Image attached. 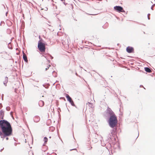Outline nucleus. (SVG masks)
<instances>
[{
    "label": "nucleus",
    "instance_id": "1",
    "mask_svg": "<svg viewBox=\"0 0 155 155\" xmlns=\"http://www.w3.org/2000/svg\"><path fill=\"white\" fill-rule=\"evenodd\" d=\"M12 128L10 124L5 120L0 121V135L2 137L10 136L12 134Z\"/></svg>",
    "mask_w": 155,
    "mask_h": 155
},
{
    "label": "nucleus",
    "instance_id": "2",
    "mask_svg": "<svg viewBox=\"0 0 155 155\" xmlns=\"http://www.w3.org/2000/svg\"><path fill=\"white\" fill-rule=\"evenodd\" d=\"M109 114L110 115V117L108 121L109 125L111 127L114 128L117 123V117L111 110H109Z\"/></svg>",
    "mask_w": 155,
    "mask_h": 155
},
{
    "label": "nucleus",
    "instance_id": "3",
    "mask_svg": "<svg viewBox=\"0 0 155 155\" xmlns=\"http://www.w3.org/2000/svg\"><path fill=\"white\" fill-rule=\"evenodd\" d=\"M46 44L42 42L41 41H39L38 42V47L41 52H44L45 50Z\"/></svg>",
    "mask_w": 155,
    "mask_h": 155
},
{
    "label": "nucleus",
    "instance_id": "4",
    "mask_svg": "<svg viewBox=\"0 0 155 155\" xmlns=\"http://www.w3.org/2000/svg\"><path fill=\"white\" fill-rule=\"evenodd\" d=\"M66 97L67 98V100L71 103L73 106H75L71 98L70 97L68 94H65Z\"/></svg>",
    "mask_w": 155,
    "mask_h": 155
},
{
    "label": "nucleus",
    "instance_id": "5",
    "mask_svg": "<svg viewBox=\"0 0 155 155\" xmlns=\"http://www.w3.org/2000/svg\"><path fill=\"white\" fill-rule=\"evenodd\" d=\"M114 9L115 10L118 12H124L125 11L122 7L120 6H116L114 7Z\"/></svg>",
    "mask_w": 155,
    "mask_h": 155
},
{
    "label": "nucleus",
    "instance_id": "6",
    "mask_svg": "<svg viewBox=\"0 0 155 155\" xmlns=\"http://www.w3.org/2000/svg\"><path fill=\"white\" fill-rule=\"evenodd\" d=\"M126 50L128 53H130L133 52L134 48L132 47H128L127 48Z\"/></svg>",
    "mask_w": 155,
    "mask_h": 155
},
{
    "label": "nucleus",
    "instance_id": "7",
    "mask_svg": "<svg viewBox=\"0 0 155 155\" xmlns=\"http://www.w3.org/2000/svg\"><path fill=\"white\" fill-rule=\"evenodd\" d=\"M23 58L24 60L26 62H27L28 61L27 58V56L24 53V52L23 51Z\"/></svg>",
    "mask_w": 155,
    "mask_h": 155
},
{
    "label": "nucleus",
    "instance_id": "8",
    "mask_svg": "<svg viewBox=\"0 0 155 155\" xmlns=\"http://www.w3.org/2000/svg\"><path fill=\"white\" fill-rule=\"evenodd\" d=\"M39 106L41 107H43L44 105V102L42 101H40L38 102Z\"/></svg>",
    "mask_w": 155,
    "mask_h": 155
},
{
    "label": "nucleus",
    "instance_id": "9",
    "mask_svg": "<svg viewBox=\"0 0 155 155\" xmlns=\"http://www.w3.org/2000/svg\"><path fill=\"white\" fill-rule=\"evenodd\" d=\"M144 69L147 72L151 73L152 72L151 70L148 68H145Z\"/></svg>",
    "mask_w": 155,
    "mask_h": 155
},
{
    "label": "nucleus",
    "instance_id": "10",
    "mask_svg": "<svg viewBox=\"0 0 155 155\" xmlns=\"http://www.w3.org/2000/svg\"><path fill=\"white\" fill-rule=\"evenodd\" d=\"M8 82V78L7 77H5V81L4 82V84L5 85H6V84Z\"/></svg>",
    "mask_w": 155,
    "mask_h": 155
},
{
    "label": "nucleus",
    "instance_id": "11",
    "mask_svg": "<svg viewBox=\"0 0 155 155\" xmlns=\"http://www.w3.org/2000/svg\"><path fill=\"white\" fill-rule=\"evenodd\" d=\"M44 140L45 142L46 143L47 142L48 139L46 137H45L44 139Z\"/></svg>",
    "mask_w": 155,
    "mask_h": 155
},
{
    "label": "nucleus",
    "instance_id": "12",
    "mask_svg": "<svg viewBox=\"0 0 155 155\" xmlns=\"http://www.w3.org/2000/svg\"><path fill=\"white\" fill-rule=\"evenodd\" d=\"M35 118H38V120H39L40 118L38 116H36Z\"/></svg>",
    "mask_w": 155,
    "mask_h": 155
},
{
    "label": "nucleus",
    "instance_id": "13",
    "mask_svg": "<svg viewBox=\"0 0 155 155\" xmlns=\"http://www.w3.org/2000/svg\"><path fill=\"white\" fill-rule=\"evenodd\" d=\"M88 104H89V106H90V105H91V106L92 105V104H91V103H88Z\"/></svg>",
    "mask_w": 155,
    "mask_h": 155
},
{
    "label": "nucleus",
    "instance_id": "14",
    "mask_svg": "<svg viewBox=\"0 0 155 155\" xmlns=\"http://www.w3.org/2000/svg\"><path fill=\"white\" fill-rule=\"evenodd\" d=\"M50 65H49V67H48V68H45V70H47L48 69V68H49V67H50Z\"/></svg>",
    "mask_w": 155,
    "mask_h": 155
},
{
    "label": "nucleus",
    "instance_id": "15",
    "mask_svg": "<svg viewBox=\"0 0 155 155\" xmlns=\"http://www.w3.org/2000/svg\"><path fill=\"white\" fill-rule=\"evenodd\" d=\"M150 15V14H148V18L149 19H150V17H149Z\"/></svg>",
    "mask_w": 155,
    "mask_h": 155
},
{
    "label": "nucleus",
    "instance_id": "16",
    "mask_svg": "<svg viewBox=\"0 0 155 155\" xmlns=\"http://www.w3.org/2000/svg\"><path fill=\"white\" fill-rule=\"evenodd\" d=\"M91 51L92 52V53L93 54H94V53L93 52V51L92 50H91Z\"/></svg>",
    "mask_w": 155,
    "mask_h": 155
},
{
    "label": "nucleus",
    "instance_id": "17",
    "mask_svg": "<svg viewBox=\"0 0 155 155\" xmlns=\"http://www.w3.org/2000/svg\"><path fill=\"white\" fill-rule=\"evenodd\" d=\"M8 139V137L6 138V140H7Z\"/></svg>",
    "mask_w": 155,
    "mask_h": 155
}]
</instances>
